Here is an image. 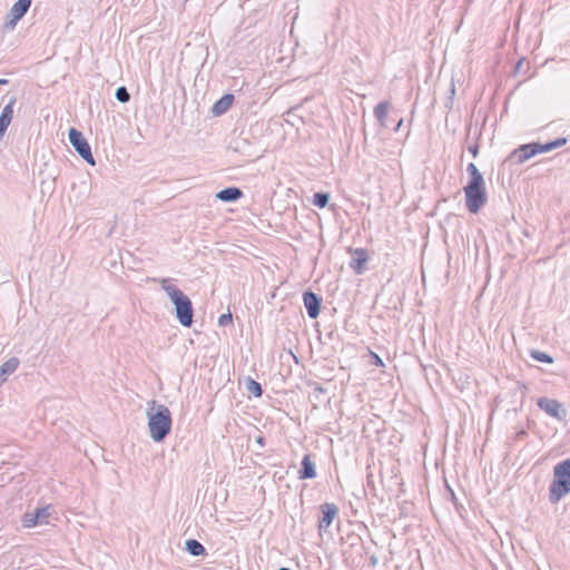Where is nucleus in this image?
<instances>
[{
	"label": "nucleus",
	"mask_w": 570,
	"mask_h": 570,
	"mask_svg": "<svg viewBox=\"0 0 570 570\" xmlns=\"http://www.w3.org/2000/svg\"><path fill=\"white\" fill-rule=\"evenodd\" d=\"M146 415L151 440L163 442L171 432L173 420L169 409L153 400L148 403Z\"/></svg>",
	"instance_id": "nucleus-1"
},
{
	"label": "nucleus",
	"mask_w": 570,
	"mask_h": 570,
	"mask_svg": "<svg viewBox=\"0 0 570 570\" xmlns=\"http://www.w3.org/2000/svg\"><path fill=\"white\" fill-rule=\"evenodd\" d=\"M161 288L166 292L175 306L176 318L184 327H190L194 322V308L190 298L169 279L163 278Z\"/></svg>",
	"instance_id": "nucleus-2"
},
{
	"label": "nucleus",
	"mask_w": 570,
	"mask_h": 570,
	"mask_svg": "<svg viewBox=\"0 0 570 570\" xmlns=\"http://www.w3.org/2000/svg\"><path fill=\"white\" fill-rule=\"evenodd\" d=\"M570 492V458L553 468V480L549 487V502L558 503Z\"/></svg>",
	"instance_id": "nucleus-3"
},
{
	"label": "nucleus",
	"mask_w": 570,
	"mask_h": 570,
	"mask_svg": "<svg viewBox=\"0 0 570 570\" xmlns=\"http://www.w3.org/2000/svg\"><path fill=\"white\" fill-rule=\"evenodd\" d=\"M70 145L78 153V155L89 165L95 166L96 161L91 153V148L85 138L83 134L78 129L71 127L68 132Z\"/></svg>",
	"instance_id": "nucleus-4"
},
{
	"label": "nucleus",
	"mask_w": 570,
	"mask_h": 570,
	"mask_svg": "<svg viewBox=\"0 0 570 570\" xmlns=\"http://www.w3.org/2000/svg\"><path fill=\"white\" fill-rule=\"evenodd\" d=\"M465 206L471 214H478L488 202L485 188H463Z\"/></svg>",
	"instance_id": "nucleus-5"
},
{
	"label": "nucleus",
	"mask_w": 570,
	"mask_h": 570,
	"mask_svg": "<svg viewBox=\"0 0 570 570\" xmlns=\"http://www.w3.org/2000/svg\"><path fill=\"white\" fill-rule=\"evenodd\" d=\"M32 3V0H17L9 12L7 13L3 28L7 30H13L17 23L28 12Z\"/></svg>",
	"instance_id": "nucleus-6"
},
{
	"label": "nucleus",
	"mask_w": 570,
	"mask_h": 570,
	"mask_svg": "<svg viewBox=\"0 0 570 570\" xmlns=\"http://www.w3.org/2000/svg\"><path fill=\"white\" fill-rule=\"evenodd\" d=\"M321 517L317 521V529L320 534L326 532L334 519L338 514V508L334 503L325 502L320 505Z\"/></svg>",
	"instance_id": "nucleus-7"
},
{
	"label": "nucleus",
	"mask_w": 570,
	"mask_h": 570,
	"mask_svg": "<svg viewBox=\"0 0 570 570\" xmlns=\"http://www.w3.org/2000/svg\"><path fill=\"white\" fill-rule=\"evenodd\" d=\"M537 405L554 419L564 420L567 416V409L557 400L540 397L537 401Z\"/></svg>",
	"instance_id": "nucleus-8"
},
{
	"label": "nucleus",
	"mask_w": 570,
	"mask_h": 570,
	"mask_svg": "<svg viewBox=\"0 0 570 570\" xmlns=\"http://www.w3.org/2000/svg\"><path fill=\"white\" fill-rule=\"evenodd\" d=\"M303 302L308 317L317 318L321 313L322 297L308 289L303 293Z\"/></svg>",
	"instance_id": "nucleus-9"
},
{
	"label": "nucleus",
	"mask_w": 570,
	"mask_h": 570,
	"mask_svg": "<svg viewBox=\"0 0 570 570\" xmlns=\"http://www.w3.org/2000/svg\"><path fill=\"white\" fill-rule=\"evenodd\" d=\"M538 154L537 142H530L519 146L510 154L509 158L514 160L515 164H523Z\"/></svg>",
	"instance_id": "nucleus-10"
},
{
	"label": "nucleus",
	"mask_w": 570,
	"mask_h": 570,
	"mask_svg": "<svg viewBox=\"0 0 570 570\" xmlns=\"http://www.w3.org/2000/svg\"><path fill=\"white\" fill-rule=\"evenodd\" d=\"M352 254L353 256L350 262V267L355 274L361 275L366 269V263L368 261L367 252L364 248H355L352 250Z\"/></svg>",
	"instance_id": "nucleus-11"
},
{
	"label": "nucleus",
	"mask_w": 570,
	"mask_h": 570,
	"mask_svg": "<svg viewBox=\"0 0 570 570\" xmlns=\"http://www.w3.org/2000/svg\"><path fill=\"white\" fill-rule=\"evenodd\" d=\"M466 173L469 175V180L464 188H485L484 177L474 163L468 164Z\"/></svg>",
	"instance_id": "nucleus-12"
},
{
	"label": "nucleus",
	"mask_w": 570,
	"mask_h": 570,
	"mask_svg": "<svg viewBox=\"0 0 570 570\" xmlns=\"http://www.w3.org/2000/svg\"><path fill=\"white\" fill-rule=\"evenodd\" d=\"M316 476L315 463L311 459V454H305L302 462L301 469L298 470V479L307 480Z\"/></svg>",
	"instance_id": "nucleus-13"
},
{
	"label": "nucleus",
	"mask_w": 570,
	"mask_h": 570,
	"mask_svg": "<svg viewBox=\"0 0 570 570\" xmlns=\"http://www.w3.org/2000/svg\"><path fill=\"white\" fill-rule=\"evenodd\" d=\"M234 99L233 94H225L213 105L210 112L216 117L224 115L232 107Z\"/></svg>",
	"instance_id": "nucleus-14"
},
{
	"label": "nucleus",
	"mask_w": 570,
	"mask_h": 570,
	"mask_svg": "<svg viewBox=\"0 0 570 570\" xmlns=\"http://www.w3.org/2000/svg\"><path fill=\"white\" fill-rule=\"evenodd\" d=\"M216 197L224 203H235L243 197V190L238 187H226L219 190Z\"/></svg>",
	"instance_id": "nucleus-15"
},
{
	"label": "nucleus",
	"mask_w": 570,
	"mask_h": 570,
	"mask_svg": "<svg viewBox=\"0 0 570 570\" xmlns=\"http://www.w3.org/2000/svg\"><path fill=\"white\" fill-rule=\"evenodd\" d=\"M19 363L17 357H10L0 366V386L7 381L8 376L17 370Z\"/></svg>",
	"instance_id": "nucleus-16"
},
{
	"label": "nucleus",
	"mask_w": 570,
	"mask_h": 570,
	"mask_svg": "<svg viewBox=\"0 0 570 570\" xmlns=\"http://www.w3.org/2000/svg\"><path fill=\"white\" fill-rule=\"evenodd\" d=\"M185 550L193 557H200L207 554L205 547L196 539L186 540Z\"/></svg>",
	"instance_id": "nucleus-17"
},
{
	"label": "nucleus",
	"mask_w": 570,
	"mask_h": 570,
	"mask_svg": "<svg viewBox=\"0 0 570 570\" xmlns=\"http://www.w3.org/2000/svg\"><path fill=\"white\" fill-rule=\"evenodd\" d=\"M567 141H568V139L566 137H560V138H557L552 141H548L544 144L537 142V147L539 149V154L540 153H549L553 149L564 146L567 144Z\"/></svg>",
	"instance_id": "nucleus-18"
},
{
	"label": "nucleus",
	"mask_w": 570,
	"mask_h": 570,
	"mask_svg": "<svg viewBox=\"0 0 570 570\" xmlns=\"http://www.w3.org/2000/svg\"><path fill=\"white\" fill-rule=\"evenodd\" d=\"M390 108L389 101H381L374 108V116L382 127H386V116Z\"/></svg>",
	"instance_id": "nucleus-19"
},
{
	"label": "nucleus",
	"mask_w": 570,
	"mask_h": 570,
	"mask_svg": "<svg viewBox=\"0 0 570 570\" xmlns=\"http://www.w3.org/2000/svg\"><path fill=\"white\" fill-rule=\"evenodd\" d=\"M246 390L255 397H261L264 392L261 383L249 376L246 379Z\"/></svg>",
	"instance_id": "nucleus-20"
},
{
	"label": "nucleus",
	"mask_w": 570,
	"mask_h": 570,
	"mask_svg": "<svg viewBox=\"0 0 570 570\" xmlns=\"http://www.w3.org/2000/svg\"><path fill=\"white\" fill-rule=\"evenodd\" d=\"M330 202V194L318 191L313 195V205L318 208H324L328 205Z\"/></svg>",
	"instance_id": "nucleus-21"
},
{
	"label": "nucleus",
	"mask_w": 570,
	"mask_h": 570,
	"mask_svg": "<svg viewBox=\"0 0 570 570\" xmlns=\"http://www.w3.org/2000/svg\"><path fill=\"white\" fill-rule=\"evenodd\" d=\"M306 385L309 389H312V396L314 397L315 401H318V402H321L320 395L327 392L326 389H324L321 384H318L315 381L309 380L306 382Z\"/></svg>",
	"instance_id": "nucleus-22"
},
{
	"label": "nucleus",
	"mask_w": 570,
	"mask_h": 570,
	"mask_svg": "<svg viewBox=\"0 0 570 570\" xmlns=\"http://www.w3.org/2000/svg\"><path fill=\"white\" fill-rule=\"evenodd\" d=\"M33 512L38 514L39 525L49 523L50 507L37 508L33 510Z\"/></svg>",
	"instance_id": "nucleus-23"
},
{
	"label": "nucleus",
	"mask_w": 570,
	"mask_h": 570,
	"mask_svg": "<svg viewBox=\"0 0 570 570\" xmlns=\"http://www.w3.org/2000/svg\"><path fill=\"white\" fill-rule=\"evenodd\" d=\"M22 525L24 528H32L39 525L38 514H36L33 511L26 512L22 517Z\"/></svg>",
	"instance_id": "nucleus-24"
},
{
	"label": "nucleus",
	"mask_w": 570,
	"mask_h": 570,
	"mask_svg": "<svg viewBox=\"0 0 570 570\" xmlns=\"http://www.w3.org/2000/svg\"><path fill=\"white\" fill-rule=\"evenodd\" d=\"M530 356L538 361V362H542V363H552L553 362V358L551 355H549L548 353L546 352H542V351H539V350H531L530 351Z\"/></svg>",
	"instance_id": "nucleus-25"
},
{
	"label": "nucleus",
	"mask_w": 570,
	"mask_h": 570,
	"mask_svg": "<svg viewBox=\"0 0 570 570\" xmlns=\"http://www.w3.org/2000/svg\"><path fill=\"white\" fill-rule=\"evenodd\" d=\"M130 94L128 91V89L125 87V86H120L116 89V92H115V98L121 102V104H127L129 100H130Z\"/></svg>",
	"instance_id": "nucleus-26"
},
{
	"label": "nucleus",
	"mask_w": 570,
	"mask_h": 570,
	"mask_svg": "<svg viewBox=\"0 0 570 570\" xmlns=\"http://www.w3.org/2000/svg\"><path fill=\"white\" fill-rule=\"evenodd\" d=\"M233 324V315L228 312V313H225V314H222L219 317H218V325L219 326H228Z\"/></svg>",
	"instance_id": "nucleus-27"
},
{
	"label": "nucleus",
	"mask_w": 570,
	"mask_h": 570,
	"mask_svg": "<svg viewBox=\"0 0 570 570\" xmlns=\"http://www.w3.org/2000/svg\"><path fill=\"white\" fill-rule=\"evenodd\" d=\"M446 494L449 495L451 501L454 503L455 508L459 510V508L462 505L458 502L456 495H455L453 489L449 484H446Z\"/></svg>",
	"instance_id": "nucleus-28"
},
{
	"label": "nucleus",
	"mask_w": 570,
	"mask_h": 570,
	"mask_svg": "<svg viewBox=\"0 0 570 570\" xmlns=\"http://www.w3.org/2000/svg\"><path fill=\"white\" fill-rule=\"evenodd\" d=\"M371 364L377 366V367H383L384 366V362L383 360L374 352H371Z\"/></svg>",
	"instance_id": "nucleus-29"
},
{
	"label": "nucleus",
	"mask_w": 570,
	"mask_h": 570,
	"mask_svg": "<svg viewBox=\"0 0 570 570\" xmlns=\"http://www.w3.org/2000/svg\"><path fill=\"white\" fill-rule=\"evenodd\" d=\"M468 150L473 157H476L479 155V145L472 144L468 147Z\"/></svg>",
	"instance_id": "nucleus-30"
},
{
	"label": "nucleus",
	"mask_w": 570,
	"mask_h": 570,
	"mask_svg": "<svg viewBox=\"0 0 570 570\" xmlns=\"http://www.w3.org/2000/svg\"><path fill=\"white\" fill-rule=\"evenodd\" d=\"M255 442L261 445L262 448L265 446V438L263 435H258L256 439H255Z\"/></svg>",
	"instance_id": "nucleus-31"
},
{
	"label": "nucleus",
	"mask_w": 570,
	"mask_h": 570,
	"mask_svg": "<svg viewBox=\"0 0 570 570\" xmlns=\"http://www.w3.org/2000/svg\"><path fill=\"white\" fill-rule=\"evenodd\" d=\"M370 561H371V566H372V567H375V566L377 564V558H376L375 556H372V557L370 558Z\"/></svg>",
	"instance_id": "nucleus-32"
},
{
	"label": "nucleus",
	"mask_w": 570,
	"mask_h": 570,
	"mask_svg": "<svg viewBox=\"0 0 570 570\" xmlns=\"http://www.w3.org/2000/svg\"><path fill=\"white\" fill-rule=\"evenodd\" d=\"M522 65H523V59H520V60L518 61V63L515 65V71H519V70H520V68L522 67Z\"/></svg>",
	"instance_id": "nucleus-33"
},
{
	"label": "nucleus",
	"mask_w": 570,
	"mask_h": 570,
	"mask_svg": "<svg viewBox=\"0 0 570 570\" xmlns=\"http://www.w3.org/2000/svg\"><path fill=\"white\" fill-rule=\"evenodd\" d=\"M402 124H403V119H400V120L397 121V124H396V126H395L394 130H395V131H397V130L401 128Z\"/></svg>",
	"instance_id": "nucleus-34"
},
{
	"label": "nucleus",
	"mask_w": 570,
	"mask_h": 570,
	"mask_svg": "<svg viewBox=\"0 0 570 570\" xmlns=\"http://www.w3.org/2000/svg\"><path fill=\"white\" fill-rule=\"evenodd\" d=\"M7 83H8L7 79H0V85H7Z\"/></svg>",
	"instance_id": "nucleus-35"
},
{
	"label": "nucleus",
	"mask_w": 570,
	"mask_h": 570,
	"mask_svg": "<svg viewBox=\"0 0 570 570\" xmlns=\"http://www.w3.org/2000/svg\"><path fill=\"white\" fill-rule=\"evenodd\" d=\"M278 570H291L289 568L282 567Z\"/></svg>",
	"instance_id": "nucleus-36"
}]
</instances>
